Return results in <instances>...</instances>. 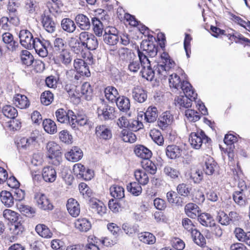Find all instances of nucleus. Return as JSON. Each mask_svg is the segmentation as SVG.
I'll return each instance as SVG.
<instances>
[{
  "instance_id": "52",
  "label": "nucleus",
  "mask_w": 250,
  "mask_h": 250,
  "mask_svg": "<svg viewBox=\"0 0 250 250\" xmlns=\"http://www.w3.org/2000/svg\"><path fill=\"white\" fill-rule=\"evenodd\" d=\"M2 215L5 219L11 223H15L18 219V213L9 209L4 210Z\"/></svg>"
},
{
  "instance_id": "28",
  "label": "nucleus",
  "mask_w": 250,
  "mask_h": 250,
  "mask_svg": "<svg viewBox=\"0 0 250 250\" xmlns=\"http://www.w3.org/2000/svg\"><path fill=\"white\" fill-rule=\"evenodd\" d=\"M198 220L200 223L206 227H211L214 226L215 221L213 217L209 213H202L198 217Z\"/></svg>"
},
{
  "instance_id": "38",
  "label": "nucleus",
  "mask_w": 250,
  "mask_h": 250,
  "mask_svg": "<svg viewBox=\"0 0 250 250\" xmlns=\"http://www.w3.org/2000/svg\"><path fill=\"white\" fill-rule=\"evenodd\" d=\"M119 109L123 111H127L130 108V101L128 98L124 97H119L115 102Z\"/></svg>"
},
{
  "instance_id": "8",
  "label": "nucleus",
  "mask_w": 250,
  "mask_h": 250,
  "mask_svg": "<svg viewBox=\"0 0 250 250\" xmlns=\"http://www.w3.org/2000/svg\"><path fill=\"white\" fill-rule=\"evenodd\" d=\"M114 111V107L108 105L104 99H100L97 109L98 116H103L104 119H108L111 118Z\"/></svg>"
},
{
  "instance_id": "25",
  "label": "nucleus",
  "mask_w": 250,
  "mask_h": 250,
  "mask_svg": "<svg viewBox=\"0 0 250 250\" xmlns=\"http://www.w3.org/2000/svg\"><path fill=\"white\" fill-rule=\"evenodd\" d=\"M119 57L120 60L129 62L130 60H133V58H136V55L131 50L125 47H122L118 51Z\"/></svg>"
},
{
  "instance_id": "55",
  "label": "nucleus",
  "mask_w": 250,
  "mask_h": 250,
  "mask_svg": "<svg viewBox=\"0 0 250 250\" xmlns=\"http://www.w3.org/2000/svg\"><path fill=\"white\" fill-rule=\"evenodd\" d=\"M122 228L125 234L131 237L138 231V226L136 225L124 223L123 224Z\"/></svg>"
},
{
  "instance_id": "26",
  "label": "nucleus",
  "mask_w": 250,
  "mask_h": 250,
  "mask_svg": "<svg viewBox=\"0 0 250 250\" xmlns=\"http://www.w3.org/2000/svg\"><path fill=\"white\" fill-rule=\"evenodd\" d=\"M134 152L136 156L145 160L149 159L152 156L151 151L147 147L142 145L136 146L134 149Z\"/></svg>"
},
{
  "instance_id": "41",
  "label": "nucleus",
  "mask_w": 250,
  "mask_h": 250,
  "mask_svg": "<svg viewBox=\"0 0 250 250\" xmlns=\"http://www.w3.org/2000/svg\"><path fill=\"white\" fill-rule=\"evenodd\" d=\"M111 195L116 199H121L125 197L124 188L118 185H113L110 188Z\"/></svg>"
},
{
  "instance_id": "44",
  "label": "nucleus",
  "mask_w": 250,
  "mask_h": 250,
  "mask_svg": "<svg viewBox=\"0 0 250 250\" xmlns=\"http://www.w3.org/2000/svg\"><path fill=\"white\" fill-rule=\"evenodd\" d=\"M42 23L43 28L49 33H53L55 30V24L48 16H44L42 18Z\"/></svg>"
},
{
  "instance_id": "3",
  "label": "nucleus",
  "mask_w": 250,
  "mask_h": 250,
  "mask_svg": "<svg viewBox=\"0 0 250 250\" xmlns=\"http://www.w3.org/2000/svg\"><path fill=\"white\" fill-rule=\"evenodd\" d=\"M137 52L138 58L140 60L141 64L143 67L141 71L142 77L147 81H152L154 80H155L154 68L153 69L151 68L150 61L144 53L141 52L139 49Z\"/></svg>"
},
{
  "instance_id": "42",
  "label": "nucleus",
  "mask_w": 250,
  "mask_h": 250,
  "mask_svg": "<svg viewBox=\"0 0 250 250\" xmlns=\"http://www.w3.org/2000/svg\"><path fill=\"white\" fill-rule=\"evenodd\" d=\"M92 23L93 25V30L95 34L98 36L101 37L103 33V25L99 19L96 17L92 19Z\"/></svg>"
},
{
  "instance_id": "36",
  "label": "nucleus",
  "mask_w": 250,
  "mask_h": 250,
  "mask_svg": "<svg viewBox=\"0 0 250 250\" xmlns=\"http://www.w3.org/2000/svg\"><path fill=\"white\" fill-rule=\"evenodd\" d=\"M186 82L183 81L182 83L179 76L175 73L171 74L169 78L170 87L176 90L182 89L184 83Z\"/></svg>"
},
{
  "instance_id": "34",
  "label": "nucleus",
  "mask_w": 250,
  "mask_h": 250,
  "mask_svg": "<svg viewBox=\"0 0 250 250\" xmlns=\"http://www.w3.org/2000/svg\"><path fill=\"white\" fill-rule=\"evenodd\" d=\"M61 26L62 29L69 33H73L76 28L74 21L69 18H64L62 20Z\"/></svg>"
},
{
  "instance_id": "51",
  "label": "nucleus",
  "mask_w": 250,
  "mask_h": 250,
  "mask_svg": "<svg viewBox=\"0 0 250 250\" xmlns=\"http://www.w3.org/2000/svg\"><path fill=\"white\" fill-rule=\"evenodd\" d=\"M2 113L5 116L10 119L16 118L18 115L17 109L10 105H6L3 107Z\"/></svg>"
},
{
  "instance_id": "21",
  "label": "nucleus",
  "mask_w": 250,
  "mask_h": 250,
  "mask_svg": "<svg viewBox=\"0 0 250 250\" xmlns=\"http://www.w3.org/2000/svg\"><path fill=\"white\" fill-rule=\"evenodd\" d=\"M76 229L81 232H87L91 228L90 221L85 218H79L74 223Z\"/></svg>"
},
{
  "instance_id": "56",
  "label": "nucleus",
  "mask_w": 250,
  "mask_h": 250,
  "mask_svg": "<svg viewBox=\"0 0 250 250\" xmlns=\"http://www.w3.org/2000/svg\"><path fill=\"white\" fill-rule=\"evenodd\" d=\"M53 99V94L50 91H45L41 94V103L45 105H49L52 102Z\"/></svg>"
},
{
  "instance_id": "46",
  "label": "nucleus",
  "mask_w": 250,
  "mask_h": 250,
  "mask_svg": "<svg viewBox=\"0 0 250 250\" xmlns=\"http://www.w3.org/2000/svg\"><path fill=\"white\" fill-rule=\"evenodd\" d=\"M21 59L22 63L27 66H30L34 60L33 56L26 50H22L21 52Z\"/></svg>"
},
{
  "instance_id": "20",
  "label": "nucleus",
  "mask_w": 250,
  "mask_h": 250,
  "mask_svg": "<svg viewBox=\"0 0 250 250\" xmlns=\"http://www.w3.org/2000/svg\"><path fill=\"white\" fill-rule=\"evenodd\" d=\"M14 104L21 109H25L30 105V102L27 97L24 95L18 94L13 98Z\"/></svg>"
},
{
  "instance_id": "62",
  "label": "nucleus",
  "mask_w": 250,
  "mask_h": 250,
  "mask_svg": "<svg viewBox=\"0 0 250 250\" xmlns=\"http://www.w3.org/2000/svg\"><path fill=\"white\" fill-rule=\"evenodd\" d=\"M65 43L64 40L60 38H56L54 41V47L53 49L55 51L59 52V53L62 50H65Z\"/></svg>"
},
{
  "instance_id": "54",
  "label": "nucleus",
  "mask_w": 250,
  "mask_h": 250,
  "mask_svg": "<svg viewBox=\"0 0 250 250\" xmlns=\"http://www.w3.org/2000/svg\"><path fill=\"white\" fill-rule=\"evenodd\" d=\"M47 155L61 152V146L53 141L49 142L46 146Z\"/></svg>"
},
{
  "instance_id": "13",
  "label": "nucleus",
  "mask_w": 250,
  "mask_h": 250,
  "mask_svg": "<svg viewBox=\"0 0 250 250\" xmlns=\"http://www.w3.org/2000/svg\"><path fill=\"white\" fill-rule=\"evenodd\" d=\"M65 156L69 161L77 162L82 158L83 152L79 147L74 146L65 154Z\"/></svg>"
},
{
  "instance_id": "31",
  "label": "nucleus",
  "mask_w": 250,
  "mask_h": 250,
  "mask_svg": "<svg viewBox=\"0 0 250 250\" xmlns=\"http://www.w3.org/2000/svg\"><path fill=\"white\" fill-rule=\"evenodd\" d=\"M35 230L37 233L41 237L44 238H51L53 236V233L45 225L39 224L36 227Z\"/></svg>"
},
{
  "instance_id": "2",
  "label": "nucleus",
  "mask_w": 250,
  "mask_h": 250,
  "mask_svg": "<svg viewBox=\"0 0 250 250\" xmlns=\"http://www.w3.org/2000/svg\"><path fill=\"white\" fill-rule=\"evenodd\" d=\"M182 90L185 95H180L176 97L175 99V104L180 109L189 108L192 105V100L196 99L197 94L188 82L184 83Z\"/></svg>"
},
{
  "instance_id": "17",
  "label": "nucleus",
  "mask_w": 250,
  "mask_h": 250,
  "mask_svg": "<svg viewBox=\"0 0 250 250\" xmlns=\"http://www.w3.org/2000/svg\"><path fill=\"white\" fill-rule=\"evenodd\" d=\"M67 210L73 217L78 216L80 212V207L78 202L73 198H70L66 205Z\"/></svg>"
},
{
  "instance_id": "14",
  "label": "nucleus",
  "mask_w": 250,
  "mask_h": 250,
  "mask_svg": "<svg viewBox=\"0 0 250 250\" xmlns=\"http://www.w3.org/2000/svg\"><path fill=\"white\" fill-rule=\"evenodd\" d=\"M75 21L78 26L83 30L90 29L91 23L89 18L85 15L79 14L76 15Z\"/></svg>"
},
{
  "instance_id": "32",
  "label": "nucleus",
  "mask_w": 250,
  "mask_h": 250,
  "mask_svg": "<svg viewBox=\"0 0 250 250\" xmlns=\"http://www.w3.org/2000/svg\"><path fill=\"white\" fill-rule=\"evenodd\" d=\"M0 199L2 203L7 207H11L14 205V197L8 191L3 190L1 191Z\"/></svg>"
},
{
  "instance_id": "7",
  "label": "nucleus",
  "mask_w": 250,
  "mask_h": 250,
  "mask_svg": "<svg viewBox=\"0 0 250 250\" xmlns=\"http://www.w3.org/2000/svg\"><path fill=\"white\" fill-rule=\"evenodd\" d=\"M73 171L78 178H83L85 180H90L93 176V171L89 169L85 170L84 166L80 163L73 166Z\"/></svg>"
},
{
  "instance_id": "64",
  "label": "nucleus",
  "mask_w": 250,
  "mask_h": 250,
  "mask_svg": "<svg viewBox=\"0 0 250 250\" xmlns=\"http://www.w3.org/2000/svg\"><path fill=\"white\" fill-rule=\"evenodd\" d=\"M93 34L86 31L82 32L79 36V40L80 43L83 46L85 44L87 43L89 41L90 38H92Z\"/></svg>"
},
{
  "instance_id": "43",
  "label": "nucleus",
  "mask_w": 250,
  "mask_h": 250,
  "mask_svg": "<svg viewBox=\"0 0 250 250\" xmlns=\"http://www.w3.org/2000/svg\"><path fill=\"white\" fill-rule=\"evenodd\" d=\"M44 130L49 134H54L57 132V126L55 123L51 119H45L42 122Z\"/></svg>"
},
{
  "instance_id": "33",
  "label": "nucleus",
  "mask_w": 250,
  "mask_h": 250,
  "mask_svg": "<svg viewBox=\"0 0 250 250\" xmlns=\"http://www.w3.org/2000/svg\"><path fill=\"white\" fill-rule=\"evenodd\" d=\"M104 94L106 99L111 103L115 102L119 97V93L113 86H107L104 89Z\"/></svg>"
},
{
  "instance_id": "47",
  "label": "nucleus",
  "mask_w": 250,
  "mask_h": 250,
  "mask_svg": "<svg viewBox=\"0 0 250 250\" xmlns=\"http://www.w3.org/2000/svg\"><path fill=\"white\" fill-rule=\"evenodd\" d=\"M150 136L152 140L157 145L162 146L164 144V138L161 132L158 129H153L150 130Z\"/></svg>"
},
{
  "instance_id": "30",
  "label": "nucleus",
  "mask_w": 250,
  "mask_h": 250,
  "mask_svg": "<svg viewBox=\"0 0 250 250\" xmlns=\"http://www.w3.org/2000/svg\"><path fill=\"white\" fill-rule=\"evenodd\" d=\"M73 119L74 122L76 125L81 127H90L91 125V122L88 117L85 115H80L75 116L73 114Z\"/></svg>"
},
{
  "instance_id": "23",
  "label": "nucleus",
  "mask_w": 250,
  "mask_h": 250,
  "mask_svg": "<svg viewBox=\"0 0 250 250\" xmlns=\"http://www.w3.org/2000/svg\"><path fill=\"white\" fill-rule=\"evenodd\" d=\"M173 121V116L169 111L164 112L159 118L158 121V126L162 129H165Z\"/></svg>"
},
{
  "instance_id": "27",
  "label": "nucleus",
  "mask_w": 250,
  "mask_h": 250,
  "mask_svg": "<svg viewBox=\"0 0 250 250\" xmlns=\"http://www.w3.org/2000/svg\"><path fill=\"white\" fill-rule=\"evenodd\" d=\"M132 96L134 99L139 103H142L147 99L146 91L141 87H135L132 90Z\"/></svg>"
},
{
  "instance_id": "57",
  "label": "nucleus",
  "mask_w": 250,
  "mask_h": 250,
  "mask_svg": "<svg viewBox=\"0 0 250 250\" xmlns=\"http://www.w3.org/2000/svg\"><path fill=\"white\" fill-rule=\"evenodd\" d=\"M128 64V70L132 73H136L140 68V60L138 59L136 56V58H133V60H130Z\"/></svg>"
},
{
  "instance_id": "58",
  "label": "nucleus",
  "mask_w": 250,
  "mask_h": 250,
  "mask_svg": "<svg viewBox=\"0 0 250 250\" xmlns=\"http://www.w3.org/2000/svg\"><path fill=\"white\" fill-rule=\"evenodd\" d=\"M142 165L144 168L143 170L149 172L151 174L155 173L157 167L152 161H150L149 159L145 160L142 163Z\"/></svg>"
},
{
  "instance_id": "35",
  "label": "nucleus",
  "mask_w": 250,
  "mask_h": 250,
  "mask_svg": "<svg viewBox=\"0 0 250 250\" xmlns=\"http://www.w3.org/2000/svg\"><path fill=\"white\" fill-rule=\"evenodd\" d=\"M138 238L140 241L148 245L153 244L156 241L155 236L149 232L139 233Z\"/></svg>"
},
{
  "instance_id": "19",
  "label": "nucleus",
  "mask_w": 250,
  "mask_h": 250,
  "mask_svg": "<svg viewBox=\"0 0 250 250\" xmlns=\"http://www.w3.org/2000/svg\"><path fill=\"white\" fill-rule=\"evenodd\" d=\"M72 59L71 53L68 49L60 52L59 54L56 57V60L59 63L66 66L71 63Z\"/></svg>"
},
{
  "instance_id": "12",
  "label": "nucleus",
  "mask_w": 250,
  "mask_h": 250,
  "mask_svg": "<svg viewBox=\"0 0 250 250\" xmlns=\"http://www.w3.org/2000/svg\"><path fill=\"white\" fill-rule=\"evenodd\" d=\"M89 204L93 211L100 216H103L106 212V208L104 203L100 200L92 198L89 200Z\"/></svg>"
},
{
  "instance_id": "45",
  "label": "nucleus",
  "mask_w": 250,
  "mask_h": 250,
  "mask_svg": "<svg viewBox=\"0 0 250 250\" xmlns=\"http://www.w3.org/2000/svg\"><path fill=\"white\" fill-rule=\"evenodd\" d=\"M120 137L125 142L133 143L136 140V135L127 129H123L120 133Z\"/></svg>"
},
{
  "instance_id": "39",
  "label": "nucleus",
  "mask_w": 250,
  "mask_h": 250,
  "mask_svg": "<svg viewBox=\"0 0 250 250\" xmlns=\"http://www.w3.org/2000/svg\"><path fill=\"white\" fill-rule=\"evenodd\" d=\"M134 176L140 185H146L149 181V177L145 170H136L134 172Z\"/></svg>"
},
{
  "instance_id": "40",
  "label": "nucleus",
  "mask_w": 250,
  "mask_h": 250,
  "mask_svg": "<svg viewBox=\"0 0 250 250\" xmlns=\"http://www.w3.org/2000/svg\"><path fill=\"white\" fill-rule=\"evenodd\" d=\"M181 149L175 145H169L166 148V155L170 159H175L181 155Z\"/></svg>"
},
{
  "instance_id": "48",
  "label": "nucleus",
  "mask_w": 250,
  "mask_h": 250,
  "mask_svg": "<svg viewBox=\"0 0 250 250\" xmlns=\"http://www.w3.org/2000/svg\"><path fill=\"white\" fill-rule=\"evenodd\" d=\"M2 37L3 42L7 44L8 49L13 50L15 49V42L13 35L9 32H6L2 34Z\"/></svg>"
},
{
  "instance_id": "49",
  "label": "nucleus",
  "mask_w": 250,
  "mask_h": 250,
  "mask_svg": "<svg viewBox=\"0 0 250 250\" xmlns=\"http://www.w3.org/2000/svg\"><path fill=\"white\" fill-rule=\"evenodd\" d=\"M193 241L197 245L202 246L206 244V239L204 236L197 229L194 230L191 233Z\"/></svg>"
},
{
  "instance_id": "15",
  "label": "nucleus",
  "mask_w": 250,
  "mask_h": 250,
  "mask_svg": "<svg viewBox=\"0 0 250 250\" xmlns=\"http://www.w3.org/2000/svg\"><path fill=\"white\" fill-rule=\"evenodd\" d=\"M42 176L45 182L53 183L57 177L56 171L51 166L45 167L42 170Z\"/></svg>"
},
{
  "instance_id": "59",
  "label": "nucleus",
  "mask_w": 250,
  "mask_h": 250,
  "mask_svg": "<svg viewBox=\"0 0 250 250\" xmlns=\"http://www.w3.org/2000/svg\"><path fill=\"white\" fill-rule=\"evenodd\" d=\"M185 116L187 119L190 122H196L200 119L199 113L192 109H188L185 111Z\"/></svg>"
},
{
  "instance_id": "9",
  "label": "nucleus",
  "mask_w": 250,
  "mask_h": 250,
  "mask_svg": "<svg viewBox=\"0 0 250 250\" xmlns=\"http://www.w3.org/2000/svg\"><path fill=\"white\" fill-rule=\"evenodd\" d=\"M117 32V30L114 27L106 28L104 35V42L110 45L116 44L119 41Z\"/></svg>"
},
{
  "instance_id": "60",
  "label": "nucleus",
  "mask_w": 250,
  "mask_h": 250,
  "mask_svg": "<svg viewBox=\"0 0 250 250\" xmlns=\"http://www.w3.org/2000/svg\"><path fill=\"white\" fill-rule=\"evenodd\" d=\"M164 173L166 176L172 179L177 178L179 174L178 170L169 166H167L164 167Z\"/></svg>"
},
{
  "instance_id": "11",
  "label": "nucleus",
  "mask_w": 250,
  "mask_h": 250,
  "mask_svg": "<svg viewBox=\"0 0 250 250\" xmlns=\"http://www.w3.org/2000/svg\"><path fill=\"white\" fill-rule=\"evenodd\" d=\"M141 49L143 51H140L146 54L147 58V55L150 57H153L157 53V47L152 42L149 41H143L141 44Z\"/></svg>"
},
{
  "instance_id": "53",
  "label": "nucleus",
  "mask_w": 250,
  "mask_h": 250,
  "mask_svg": "<svg viewBox=\"0 0 250 250\" xmlns=\"http://www.w3.org/2000/svg\"><path fill=\"white\" fill-rule=\"evenodd\" d=\"M81 93L84 96L86 100H90L92 95V89L89 83L85 82L83 84L81 88Z\"/></svg>"
},
{
  "instance_id": "37",
  "label": "nucleus",
  "mask_w": 250,
  "mask_h": 250,
  "mask_svg": "<svg viewBox=\"0 0 250 250\" xmlns=\"http://www.w3.org/2000/svg\"><path fill=\"white\" fill-rule=\"evenodd\" d=\"M145 120L147 123H153L158 117L157 108L155 106H149L144 113Z\"/></svg>"
},
{
  "instance_id": "1",
  "label": "nucleus",
  "mask_w": 250,
  "mask_h": 250,
  "mask_svg": "<svg viewBox=\"0 0 250 250\" xmlns=\"http://www.w3.org/2000/svg\"><path fill=\"white\" fill-rule=\"evenodd\" d=\"M21 45L25 48L31 49L34 48L36 52L41 57H45L48 54L47 46L49 42L44 39L37 38H33L32 33L26 29L20 31L19 35Z\"/></svg>"
},
{
  "instance_id": "18",
  "label": "nucleus",
  "mask_w": 250,
  "mask_h": 250,
  "mask_svg": "<svg viewBox=\"0 0 250 250\" xmlns=\"http://www.w3.org/2000/svg\"><path fill=\"white\" fill-rule=\"evenodd\" d=\"M204 159L205 165L203 167V169L206 174L212 175L217 167V164L212 157L208 155L204 157Z\"/></svg>"
},
{
  "instance_id": "5",
  "label": "nucleus",
  "mask_w": 250,
  "mask_h": 250,
  "mask_svg": "<svg viewBox=\"0 0 250 250\" xmlns=\"http://www.w3.org/2000/svg\"><path fill=\"white\" fill-rule=\"evenodd\" d=\"M74 112L72 110H68L66 112L62 108L58 109L55 113L57 120L63 124H68L71 128L76 132H79V127L74 122L73 119Z\"/></svg>"
},
{
  "instance_id": "6",
  "label": "nucleus",
  "mask_w": 250,
  "mask_h": 250,
  "mask_svg": "<svg viewBox=\"0 0 250 250\" xmlns=\"http://www.w3.org/2000/svg\"><path fill=\"white\" fill-rule=\"evenodd\" d=\"M210 139L206 135L202 130L190 133L189 142L192 147L199 149L203 143H208Z\"/></svg>"
},
{
  "instance_id": "24",
  "label": "nucleus",
  "mask_w": 250,
  "mask_h": 250,
  "mask_svg": "<svg viewBox=\"0 0 250 250\" xmlns=\"http://www.w3.org/2000/svg\"><path fill=\"white\" fill-rule=\"evenodd\" d=\"M96 134L100 139L107 140L112 137L111 130L105 125H100L96 127Z\"/></svg>"
},
{
  "instance_id": "63",
  "label": "nucleus",
  "mask_w": 250,
  "mask_h": 250,
  "mask_svg": "<svg viewBox=\"0 0 250 250\" xmlns=\"http://www.w3.org/2000/svg\"><path fill=\"white\" fill-rule=\"evenodd\" d=\"M163 64L168 68L173 67L175 65L174 62L170 59L169 55L166 52H163L161 55Z\"/></svg>"
},
{
  "instance_id": "4",
  "label": "nucleus",
  "mask_w": 250,
  "mask_h": 250,
  "mask_svg": "<svg viewBox=\"0 0 250 250\" xmlns=\"http://www.w3.org/2000/svg\"><path fill=\"white\" fill-rule=\"evenodd\" d=\"M42 138V133L38 130H35L29 137H23L20 139L18 143V147L25 150L32 149Z\"/></svg>"
},
{
  "instance_id": "22",
  "label": "nucleus",
  "mask_w": 250,
  "mask_h": 250,
  "mask_svg": "<svg viewBox=\"0 0 250 250\" xmlns=\"http://www.w3.org/2000/svg\"><path fill=\"white\" fill-rule=\"evenodd\" d=\"M155 81L165 79L167 75V71L170 69L163 64L157 63L153 66Z\"/></svg>"
},
{
  "instance_id": "50",
  "label": "nucleus",
  "mask_w": 250,
  "mask_h": 250,
  "mask_svg": "<svg viewBox=\"0 0 250 250\" xmlns=\"http://www.w3.org/2000/svg\"><path fill=\"white\" fill-rule=\"evenodd\" d=\"M127 189L128 191L135 196L139 195L142 191L140 184L136 182L130 183L127 186Z\"/></svg>"
},
{
  "instance_id": "16",
  "label": "nucleus",
  "mask_w": 250,
  "mask_h": 250,
  "mask_svg": "<svg viewBox=\"0 0 250 250\" xmlns=\"http://www.w3.org/2000/svg\"><path fill=\"white\" fill-rule=\"evenodd\" d=\"M239 184L241 185V188L244 187V188H242L240 191H235L233 194V199L235 203L239 206H243L246 204V199L244 191V188H246V186L244 181L240 182Z\"/></svg>"
},
{
  "instance_id": "61",
  "label": "nucleus",
  "mask_w": 250,
  "mask_h": 250,
  "mask_svg": "<svg viewBox=\"0 0 250 250\" xmlns=\"http://www.w3.org/2000/svg\"><path fill=\"white\" fill-rule=\"evenodd\" d=\"M59 138L60 140L65 144H70L72 143V136L67 130H62L59 134Z\"/></svg>"
},
{
  "instance_id": "29",
  "label": "nucleus",
  "mask_w": 250,
  "mask_h": 250,
  "mask_svg": "<svg viewBox=\"0 0 250 250\" xmlns=\"http://www.w3.org/2000/svg\"><path fill=\"white\" fill-rule=\"evenodd\" d=\"M185 213L188 217L191 218H195L200 215V208L196 204L189 203L187 204L185 207Z\"/></svg>"
},
{
  "instance_id": "10",
  "label": "nucleus",
  "mask_w": 250,
  "mask_h": 250,
  "mask_svg": "<svg viewBox=\"0 0 250 250\" xmlns=\"http://www.w3.org/2000/svg\"><path fill=\"white\" fill-rule=\"evenodd\" d=\"M35 199L39 208L42 209L52 210L53 208L52 204L50 203L47 197L42 193H37L35 195Z\"/></svg>"
}]
</instances>
